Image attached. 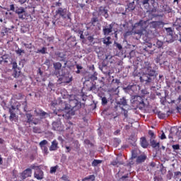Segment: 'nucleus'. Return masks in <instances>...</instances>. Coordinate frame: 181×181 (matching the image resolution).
Returning <instances> with one entry per match:
<instances>
[{
	"label": "nucleus",
	"instance_id": "f257e3e1",
	"mask_svg": "<svg viewBox=\"0 0 181 181\" xmlns=\"http://www.w3.org/2000/svg\"><path fill=\"white\" fill-rule=\"evenodd\" d=\"M149 25V21L140 20L139 23H136L132 26V30L136 35L143 36L144 42H150L151 39L153 37V33L152 31L146 30L148 25Z\"/></svg>",
	"mask_w": 181,
	"mask_h": 181
},
{
	"label": "nucleus",
	"instance_id": "f03ea898",
	"mask_svg": "<svg viewBox=\"0 0 181 181\" xmlns=\"http://www.w3.org/2000/svg\"><path fill=\"white\" fill-rule=\"evenodd\" d=\"M144 67L143 68V74L140 76V81L141 83H144L145 81L146 84H148V83H151V81H152V78H151V77H153L156 71L152 69V64H151L149 62H146L144 63Z\"/></svg>",
	"mask_w": 181,
	"mask_h": 181
},
{
	"label": "nucleus",
	"instance_id": "7ed1b4c3",
	"mask_svg": "<svg viewBox=\"0 0 181 181\" xmlns=\"http://www.w3.org/2000/svg\"><path fill=\"white\" fill-rule=\"evenodd\" d=\"M54 74L58 78L59 81H61V83H71L73 81V76L69 72L64 74L63 71H54Z\"/></svg>",
	"mask_w": 181,
	"mask_h": 181
},
{
	"label": "nucleus",
	"instance_id": "20e7f679",
	"mask_svg": "<svg viewBox=\"0 0 181 181\" xmlns=\"http://www.w3.org/2000/svg\"><path fill=\"white\" fill-rule=\"evenodd\" d=\"M181 138V127H173L170 130V133L168 135V139L173 142V139H180Z\"/></svg>",
	"mask_w": 181,
	"mask_h": 181
},
{
	"label": "nucleus",
	"instance_id": "39448f33",
	"mask_svg": "<svg viewBox=\"0 0 181 181\" xmlns=\"http://www.w3.org/2000/svg\"><path fill=\"white\" fill-rule=\"evenodd\" d=\"M55 13L56 15H59V16L64 19H66V18L70 19V16H71V13L67 11V8H63L62 7H59Z\"/></svg>",
	"mask_w": 181,
	"mask_h": 181
},
{
	"label": "nucleus",
	"instance_id": "423d86ee",
	"mask_svg": "<svg viewBox=\"0 0 181 181\" xmlns=\"http://www.w3.org/2000/svg\"><path fill=\"white\" fill-rule=\"evenodd\" d=\"M133 103L134 104H136V105H139L141 108L145 107V103H144V99L141 96H134V98H133Z\"/></svg>",
	"mask_w": 181,
	"mask_h": 181
},
{
	"label": "nucleus",
	"instance_id": "0eeeda50",
	"mask_svg": "<svg viewBox=\"0 0 181 181\" xmlns=\"http://www.w3.org/2000/svg\"><path fill=\"white\" fill-rule=\"evenodd\" d=\"M112 28H114V23L103 27V32L105 36H108V35L112 32Z\"/></svg>",
	"mask_w": 181,
	"mask_h": 181
},
{
	"label": "nucleus",
	"instance_id": "6e6552de",
	"mask_svg": "<svg viewBox=\"0 0 181 181\" xmlns=\"http://www.w3.org/2000/svg\"><path fill=\"white\" fill-rule=\"evenodd\" d=\"M34 177L37 179V180H42V179H43V171L40 168H36L34 173Z\"/></svg>",
	"mask_w": 181,
	"mask_h": 181
},
{
	"label": "nucleus",
	"instance_id": "1a4fd4ad",
	"mask_svg": "<svg viewBox=\"0 0 181 181\" xmlns=\"http://www.w3.org/2000/svg\"><path fill=\"white\" fill-rule=\"evenodd\" d=\"M155 44L153 45L151 43H148L144 49L145 52H148L149 54H152L155 53Z\"/></svg>",
	"mask_w": 181,
	"mask_h": 181
},
{
	"label": "nucleus",
	"instance_id": "9d476101",
	"mask_svg": "<svg viewBox=\"0 0 181 181\" xmlns=\"http://www.w3.org/2000/svg\"><path fill=\"white\" fill-rule=\"evenodd\" d=\"M165 23L162 21H153L150 23L151 28H153V29H159L161 26H163Z\"/></svg>",
	"mask_w": 181,
	"mask_h": 181
},
{
	"label": "nucleus",
	"instance_id": "9b49d317",
	"mask_svg": "<svg viewBox=\"0 0 181 181\" xmlns=\"http://www.w3.org/2000/svg\"><path fill=\"white\" fill-rule=\"evenodd\" d=\"M52 129H54V131H63L62 123L60 122H54L52 123Z\"/></svg>",
	"mask_w": 181,
	"mask_h": 181
},
{
	"label": "nucleus",
	"instance_id": "f8f14e48",
	"mask_svg": "<svg viewBox=\"0 0 181 181\" xmlns=\"http://www.w3.org/2000/svg\"><path fill=\"white\" fill-rule=\"evenodd\" d=\"M22 176L23 179H26V177H30V176H32V169L28 168L24 170L22 173Z\"/></svg>",
	"mask_w": 181,
	"mask_h": 181
},
{
	"label": "nucleus",
	"instance_id": "ddd939ff",
	"mask_svg": "<svg viewBox=\"0 0 181 181\" xmlns=\"http://www.w3.org/2000/svg\"><path fill=\"white\" fill-rule=\"evenodd\" d=\"M59 145V143H57V141L54 140L52 142V144L49 147V151H57V146Z\"/></svg>",
	"mask_w": 181,
	"mask_h": 181
},
{
	"label": "nucleus",
	"instance_id": "4468645a",
	"mask_svg": "<svg viewBox=\"0 0 181 181\" xmlns=\"http://www.w3.org/2000/svg\"><path fill=\"white\" fill-rule=\"evenodd\" d=\"M140 144L142 148H148V141H146V139L145 137H141L140 139Z\"/></svg>",
	"mask_w": 181,
	"mask_h": 181
},
{
	"label": "nucleus",
	"instance_id": "2eb2a0df",
	"mask_svg": "<svg viewBox=\"0 0 181 181\" xmlns=\"http://www.w3.org/2000/svg\"><path fill=\"white\" fill-rule=\"evenodd\" d=\"M146 160V155H141L137 157L136 163H142V162H145Z\"/></svg>",
	"mask_w": 181,
	"mask_h": 181
},
{
	"label": "nucleus",
	"instance_id": "dca6fc26",
	"mask_svg": "<svg viewBox=\"0 0 181 181\" xmlns=\"http://www.w3.org/2000/svg\"><path fill=\"white\" fill-rule=\"evenodd\" d=\"M54 69H55V71H61L62 69V63L60 62H54L53 64Z\"/></svg>",
	"mask_w": 181,
	"mask_h": 181
},
{
	"label": "nucleus",
	"instance_id": "f3484780",
	"mask_svg": "<svg viewBox=\"0 0 181 181\" xmlns=\"http://www.w3.org/2000/svg\"><path fill=\"white\" fill-rule=\"evenodd\" d=\"M150 144L152 148H159V142H156L155 139H150Z\"/></svg>",
	"mask_w": 181,
	"mask_h": 181
},
{
	"label": "nucleus",
	"instance_id": "a211bd4d",
	"mask_svg": "<svg viewBox=\"0 0 181 181\" xmlns=\"http://www.w3.org/2000/svg\"><path fill=\"white\" fill-rule=\"evenodd\" d=\"M156 62L157 63H164L165 58H163V54L158 55L156 59Z\"/></svg>",
	"mask_w": 181,
	"mask_h": 181
},
{
	"label": "nucleus",
	"instance_id": "6ab92c4d",
	"mask_svg": "<svg viewBox=\"0 0 181 181\" xmlns=\"http://www.w3.org/2000/svg\"><path fill=\"white\" fill-rule=\"evenodd\" d=\"M16 13L18 15H22V13H25V8L23 7H17L16 8Z\"/></svg>",
	"mask_w": 181,
	"mask_h": 181
},
{
	"label": "nucleus",
	"instance_id": "aec40b11",
	"mask_svg": "<svg viewBox=\"0 0 181 181\" xmlns=\"http://www.w3.org/2000/svg\"><path fill=\"white\" fill-rule=\"evenodd\" d=\"M10 112V120L11 121H16V114L13 113V112L12 111V110H9Z\"/></svg>",
	"mask_w": 181,
	"mask_h": 181
},
{
	"label": "nucleus",
	"instance_id": "412c9836",
	"mask_svg": "<svg viewBox=\"0 0 181 181\" xmlns=\"http://www.w3.org/2000/svg\"><path fill=\"white\" fill-rule=\"evenodd\" d=\"M86 180L94 181V180H95V176L94 175H89L82 180V181H86Z\"/></svg>",
	"mask_w": 181,
	"mask_h": 181
},
{
	"label": "nucleus",
	"instance_id": "4be33fe9",
	"mask_svg": "<svg viewBox=\"0 0 181 181\" xmlns=\"http://www.w3.org/2000/svg\"><path fill=\"white\" fill-rule=\"evenodd\" d=\"M111 37H107L103 40L104 45H106V46H109V45H111Z\"/></svg>",
	"mask_w": 181,
	"mask_h": 181
},
{
	"label": "nucleus",
	"instance_id": "5701e85b",
	"mask_svg": "<svg viewBox=\"0 0 181 181\" xmlns=\"http://www.w3.org/2000/svg\"><path fill=\"white\" fill-rule=\"evenodd\" d=\"M26 117H27V122L30 124V122L33 121V115H32L31 114L27 113Z\"/></svg>",
	"mask_w": 181,
	"mask_h": 181
},
{
	"label": "nucleus",
	"instance_id": "b1692460",
	"mask_svg": "<svg viewBox=\"0 0 181 181\" xmlns=\"http://www.w3.org/2000/svg\"><path fill=\"white\" fill-rule=\"evenodd\" d=\"M175 26H177V27H176L177 30L180 31V34H179L180 35V39H179V40L181 42V25L179 24V23H177L176 21L175 23Z\"/></svg>",
	"mask_w": 181,
	"mask_h": 181
},
{
	"label": "nucleus",
	"instance_id": "393cba45",
	"mask_svg": "<svg viewBox=\"0 0 181 181\" xmlns=\"http://www.w3.org/2000/svg\"><path fill=\"white\" fill-rule=\"evenodd\" d=\"M103 160H94L92 162V166H98V165H100V163H102Z\"/></svg>",
	"mask_w": 181,
	"mask_h": 181
},
{
	"label": "nucleus",
	"instance_id": "a878e982",
	"mask_svg": "<svg viewBox=\"0 0 181 181\" xmlns=\"http://www.w3.org/2000/svg\"><path fill=\"white\" fill-rule=\"evenodd\" d=\"M10 30H11L10 28H8L4 27V28H3L1 29V35H2L3 36H5V34H6V33H8V32H9Z\"/></svg>",
	"mask_w": 181,
	"mask_h": 181
},
{
	"label": "nucleus",
	"instance_id": "bb28decb",
	"mask_svg": "<svg viewBox=\"0 0 181 181\" xmlns=\"http://www.w3.org/2000/svg\"><path fill=\"white\" fill-rule=\"evenodd\" d=\"M59 169V165H55L54 167L50 168L49 173H56V171Z\"/></svg>",
	"mask_w": 181,
	"mask_h": 181
},
{
	"label": "nucleus",
	"instance_id": "cd10ccee",
	"mask_svg": "<svg viewBox=\"0 0 181 181\" xmlns=\"http://www.w3.org/2000/svg\"><path fill=\"white\" fill-rule=\"evenodd\" d=\"M46 50H47V48L43 47L41 49H38L37 53H41L42 54H46Z\"/></svg>",
	"mask_w": 181,
	"mask_h": 181
},
{
	"label": "nucleus",
	"instance_id": "c85d7f7f",
	"mask_svg": "<svg viewBox=\"0 0 181 181\" xmlns=\"http://www.w3.org/2000/svg\"><path fill=\"white\" fill-rule=\"evenodd\" d=\"M174 177H175V179H180V177H181L180 171L175 172L174 173Z\"/></svg>",
	"mask_w": 181,
	"mask_h": 181
},
{
	"label": "nucleus",
	"instance_id": "c756f323",
	"mask_svg": "<svg viewBox=\"0 0 181 181\" xmlns=\"http://www.w3.org/2000/svg\"><path fill=\"white\" fill-rule=\"evenodd\" d=\"M16 53L18 56H22V53L25 54V50L18 48V49L16 50Z\"/></svg>",
	"mask_w": 181,
	"mask_h": 181
},
{
	"label": "nucleus",
	"instance_id": "7c9ffc66",
	"mask_svg": "<svg viewBox=\"0 0 181 181\" xmlns=\"http://www.w3.org/2000/svg\"><path fill=\"white\" fill-rule=\"evenodd\" d=\"M162 46H163V42L158 40L156 41V47H158V49H160V47H162Z\"/></svg>",
	"mask_w": 181,
	"mask_h": 181
},
{
	"label": "nucleus",
	"instance_id": "2f4dec72",
	"mask_svg": "<svg viewBox=\"0 0 181 181\" xmlns=\"http://www.w3.org/2000/svg\"><path fill=\"white\" fill-rule=\"evenodd\" d=\"M128 9H129V11H134V9H135V6H134V2L129 3L128 4Z\"/></svg>",
	"mask_w": 181,
	"mask_h": 181
},
{
	"label": "nucleus",
	"instance_id": "473e14b6",
	"mask_svg": "<svg viewBox=\"0 0 181 181\" xmlns=\"http://www.w3.org/2000/svg\"><path fill=\"white\" fill-rule=\"evenodd\" d=\"M33 132H35V134H40V132H42V130H40V128L37 127H33Z\"/></svg>",
	"mask_w": 181,
	"mask_h": 181
},
{
	"label": "nucleus",
	"instance_id": "72a5a7b5",
	"mask_svg": "<svg viewBox=\"0 0 181 181\" xmlns=\"http://www.w3.org/2000/svg\"><path fill=\"white\" fill-rule=\"evenodd\" d=\"M119 104L120 105H124V106L127 105V100H125V98L120 99Z\"/></svg>",
	"mask_w": 181,
	"mask_h": 181
},
{
	"label": "nucleus",
	"instance_id": "f704fd0d",
	"mask_svg": "<svg viewBox=\"0 0 181 181\" xmlns=\"http://www.w3.org/2000/svg\"><path fill=\"white\" fill-rule=\"evenodd\" d=\"M40 148H41L42 151L44 152V153H45V155H47V153H49L48 148L46 146H44Z\"/></svg>",
	"mask_w": 181,
	"mask_h": 181
},
{
	"label": "nucleus",
	"instance_id": "c9c22d12",
	"mask_svg": "<svg viewBox=\"0 0 181 181\" xmlns=\"http://www.w3.org/2000/svg\"><path fill=\"white\" fill-rule=\"evenodd\" d=\"M107 103H108V100H107V98L105 97L102 98V105H106Z\"/></svg>",
	"mask_w": 181,
	"mask_h": 181
},
{
	"label": "nucleus",
	"instance_id": "e433bc0d",
	"mask_svg": "<svg viewBox=\"0 0 181 181\" xmlns=\"http://www.w3.org/2000/svg\"><path fill=\"white\" fill-rule=\"evenodd\" d=\"M148 134L150 135V136H151V139H155V138L156 137V136H155V133H153V132H152V131H149L148 132Z\"/></svg>",
	"mask_w": 181,
	"mask_h": 181
},
{
	"label": "nucleus",
	"instance_id": "4c0bfd02",
	"mask_svg": "<svg viewBox=\"0 0 181 181\" xmlns=\"http://www.w3.org/2000/svg\"><path fill=\"white\" fill-rule=\"evenodd\" d=\"M46 145H47V141L46 140H42L40 143V146L42 147V146H46Z\"/></svg>",
	"mask_w": 181,
	"mask_h": 181
},
{
	"label": "nucleus",
	"instance_id": "58836bf2",
	"mask_svg": "<svg viewBox=\"0 0 181 181\" xmlns=\"http://www.w3.org/2000/svg\"><path fill=\"white\" fill-rule=\"evenodd\" d=\"M166 32H168V33H169V35L170 36H172V35H173V31L172 30L171 28H165Z\"/></svg>",
	"mask_w": 181,
	"mask_h": 181
},
{
	"label": "nucleus",
	"instance_id": "ea45409f",
	"mask_svg": "<svg viewBox=\"0 0 181 181\" xmlns=\"http://www.w3.org/2000/svg\"><path fill=\"white\" fill-rule=\"evenodd\" d=\"M122 165V163H119L118 162V160H113L112 163H111V165H112L113 166H117V165Z\"/></svg>",
	"mask_w": 181,
	"mask_h": 181
},
{
	"label": "nucleus",
	"instance_id": "a19ab883",
	"mask_svg": "<svg viewBox=\"0 0 181 181\" xmlns=\"http://www.w3.org/2000/svg\"><path fill=\"white\" fill-rule=\"evenodd\" d=\"M173 149L178 151V149H180V146L179 144L173 145Z\"/></svg>",
	"mask_w": 181,
	"mask_h": 181
},
{
	"label": "nucleus",
	"instance_id": "79ce46f5",
	"mask_svg": "<svg viewBox=\"0 0 181 181\" xmlns=\"http://www.w3.org/2000/svg\"><path fill=\"white\" fill-rule=\"evenodd\" d=\"M12 66L14 71L16 70V69H18V63H16V62H13Z\"/></svg>",
	"mask_w": 181,
	"mask_h": 181
},
{
	"label": "nucleus",
	"instance_id": "37998d69",
	"mask_svg": "<svg viewBox=\"0 0 181 181\" xmlns=\"http://www.w3.org/2000/svg\"><path fill=\"white\" fill-rule=\"evenodd\" d=\"M160 139H166V135L163 132H162L161 135L159 136Z\"/></svg>",
	"mask_w": 181,
	"mask_h": 181
},
{
	"label": "nucleus",
	"instance_id": "c03bdc74",
	"mask_svg": "<svg viewBox=\"0 0 181 181\" xmlns=\"http://www.w3.org/2000/svg\"><path fill=\"white\" fill-rule=\"evenodd\" d=\"M40 115L42 117V118H45V117L47 115V113H46V112L41 111Z\"/></svg>",
	"mask_w": 181,
	"mask_h": 181
},
{
	"label": "nucleus",
	"instance_id": "a18cd8bd",
	"mask_svg": "<svg viewBox=\"0 0 181 181\" xmlns=\"http://www.w3.org/2000/svg\"><path fill=\"white\" fill-rule=\"evenodd\" d=\"M116 47H117V49H119V50L122 49V45H121V44L119 43H116Z\"/></svg>",
	"mask_w": 181,
	"mask_h": 181
},
{
	"label": "nucleus",
	"instance_id": "49530a36",
	"mask_svg": "<svg viewBox=\"0 0 181 181\" xmlns=\"http://www.w3.org/2000/svg\"><path fill=\"white\" fill-rule=\"evenodd\" d=\"M72 103H74L76 104L74 106H72V108H74V107H77L78 102L76 100H74L71 101V104Z\"/></svg>",
	"mask_w": 181,
	"mask_h": 181
},
{
	"label": "nucleus",
	"instance_id": "de8ad7c7",
	"mask_svg": "<svg viewBox=\"0 0 181 181\" xmlns=\"http://www.w3.org/2000/svg\"><path fill=\"white\" fill-rule=\"evenodd\" d=\"M10 11H15V5L13 4L10 5Z\"/></svg>",
	"mask_w": 181,
	"mask_h": 181
},
{
	"label": "nucleus",
	"instance_id": "09e8293b",
	"mask_svg": "<svg viewBox=\"0 0 181 181\" xmlns=\"http://www.w3.org/2000/svg\"><path fill=\"white\" fill-rule=\"evenodd\" d=\"M95 22H98V18H92V23H95Z\"/></svg>",
	"mask_w": 181,
	"mask_h": 181
},
{
	"label": "nucleus",
	"instance_id": "8fccbe9b",
	"mask_svg": "<svg viewBox=\"0 0 181 181\" xmlns=\"http://www.w3.org/2000/svg\"><path fill=\"white\" fill-rule=\"evenodd\" d=\"M132 158L133 159H135V158H136V154L135 153V151H132Z\"/></svg>",
	"mask_w": 181,
	"mask_h": 181
},
{
	"label": "nucleus",
	"instance_id": "3c124183",
	"mask_svg": "<svg viewBox=\"0 0 181 181\" xmlns=\"http://www.w3.org/2000/svg\"><path fill=\"white\" fill-rule=\"evenodd\" d=\"M65 148L66 149V153H69L70 152V151H71V148H70V146H66Z\"/></svg>",
	"mask_w": 181,
	"mask_h": 181
},
{
	"label": "nucleus",
	"instance_id": "603ef678",
	"mask_svg": "<svg viewBox=\"0 0 181 181\" xmlns=\"http://www.w3.org/2000/svg\"><path fill=\"white\" fill-rule=\"evenodd\" d=\"M122 111L124 112V117H127L128 111H127L124 107H122Z\"/></svg>",
	"mask_w": 181,
	"mask_h": 181
},
{
	"label": "nucleus",
	"instance_id": "864d4df0",
	"mask_svg": "<svg viewBox=\"0 0 181 181\" xmlns=\"http://www.w3.org/2000/svg\"><path fill=\"white\" fill-rule=\"evenodd\" d=\"M176 23H178L179 25H181V18H177Z\"/></svg>",
	"mask_w": 181,
	"mask_h": 181
},
{
	"label": "nucleus",
	"instance_id": "5fc2aeb1",
	"mask_svg": "<svg viewBox=\"0 0 181 181\" xmlns=\"http://www.w3.org/2000/svg\"><path fill=\"white\" fill-rule=\"evenodd\" d=\"M121 132V130L117 129L114 132V135H118V134H119Z\"/></svg>",
	"mask_w": 181,
	"mask_h": 181
},
{
	"label": "nucleus",
	"instance_id": "6e6d98bb",
	"mask_svg": "<svg viewBox=\"0 0 181 181\" xmlns=\"http://www.w3.org/2000/svg\"><path fill=\"white\" fill-rule=\"evenodd\" d=\"M18 2L21 3V5H23V4H25L27 0H18Z\"/></svg>",
	"mask_w": 181,
	"mask_h": 181
},
{
	"label": "nucleus",
	"instance_id": "4d7b16f0",
	"mask_svg": "<svg viewBox=\"0 0 181 181\" xmlns=\"http://www.w3.org/2000/svg\"><path fill=\"white\" fill-rule=\"evenodd\" d=\"M19 19H25V16L23 14H18Z\"/></svg>",
	"mask_w": 181,
	"mask_h": 181
},
{
	"label": "nucleus",
	"instance_id": "13d9d810",
	"mask_svg": "<svg viewBox=\"0 0 181 181\" xmlns=\"http://www.w3.org/2000/svg\"><path fill=\"white\" fill-rule=\"evenodd\" d=\"M55 6H58L60 8V6H62V3H60V2L55 3Z\"/></svg>",
	"mask_w": 181,
	"mask_h": 181
},
{
	"label": "nucleus",
	"instance_id": "bf43d9fd",
	"mask_svg": "<svg viewBox=\"0 0 181 181\" xmlns=\"http://www.w3.org/2000/svg\"><path fill=\"white\" fill-rule=\"evenodd\" d=\"M149 4V0H144V1H143V5H146V4Z\"/></svg>",
	"mask_w": 181,
	"mask_h": 181
},
{
	"label": "nucleus",
	"instance_id": "052dcab7",
	"mask_svg": "<svg viewBox=\"0 0 181 181\" xmlns=\"http://www.w3.org/2000/svg\"><path fill=\"white\" fill-rule=\"evenodd\" d=\"M150 165L151 166V168H155V166H156V164L155 163H153V162H151L150 163Z\"/></svg>",
	"mask_w": 181,
	"mask_h": 181
},
{
	"label": "nucleus",
	"instance_id": "680f3d73",
	"mask_svg": "<svg viewBox=\"0 0 181 181\" xmlns=\"http://www.w3.org/2000/svg\"><path fill=\"white\" fill-rule=\"evenodd\" d=\"M4 62H6V61H4L3 57L0 58V64H2V63H4Z\"/></svg>",
	"mask_w": 181,
	"mask_h": 181
},
{
	"label": "nucleus",
	"instance_id": "e2e57ef3",
	"mask_svg": "<svg viewBox=\"0 0 181 181\" xmlns=\"http://www.w3.org/2000/svg\"><path fill=\"white\" fill-rule=\"evenodd\" d=\"M53 37H49L48 38H47V40H49V42H52V40H53Z\"/></svg>",
	"mask_w": 181,
	"mask_h": 181
},
{
	"label": "nucleus",
	"instance_id": "0e129e2a",
	"mask_svg": "<svg viewBox=\"0 0 181 181\" xmlns=\"http://www.w3.org/2000/svg\"><path fill=\"white\" fill-rule=\"evenodd\" d=\"M62 180H67V177L66 175L62 176Z\"/></svg>",
	"mask_w": 181,
	"mask_h": 181
},
{
	"label": "nucleus",
	"instance_id": "69168bd1",
	"mask_svg": "<svg viewBox=\"0 0 181 181\" xmlns=\"http://www.w3.org/2000/svg\"><path fill=\"white\" fill-rule=\"evenodd\" d=\"M115 37H116V39H117V37H118V35L117 34V31L115 32Z\"/></svg>",
	"mask_w": 181,
	"mask_h": 181
},
{
	"label": "nucleus",
	"instance_id": "338daca9",
	"mask_svg": "<svg viewBox=\"0 0 181 181\" xmlns=\"http://www.w3.org/2000/svg\"><path fill=\"white\" fill-rule=\"evenodd\" d=\"M142 93H143V94H148V91H146V90H142Z\"/></svg>",
	"mask_w": 181,
	"mask_h": 181
},
{
	"label": "nucleus",
	"instance_id": "774afa93",
	"mask_svg": "<svg viewBox=\"0 0 181 181\" xmlns=\"http://www.w3.org/2000/svg\"><path fill=\"white\" fill-rule=\"evenodd\" d=\"M85 144H90V140H85Z\"/></svg>",
	"mask_w": 181,
	"mask_h": 181
}]
</instances>
